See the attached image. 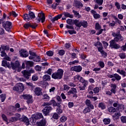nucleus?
<instances>
[{
  "label": "nucleus",
  "mask_w": 126,
  "mask_h": 126,
  "mask_svg": "<svg viewBox=\"0 0 126 126\" xmlns=\"http://www.w3.org/2000/svg\"><path fill=\"white\" fill-rule=\"evenodd\" d=\"M0 98L1 99V102H4V101L5 100V98H6L5 94H0Z\"/></svg>",
  "instance_id": "44"
},
{
  "label": "nucleus",
  "mask_w": 126,
  "mask_h": 126,
  "mask_svg": "<svg viewBox=\"0 0 126 126\" xmlns=\"http://www.w3.org/2000/svg\"><path fill=\"white\" fill-rule=\"evenodd\" d=\"M32 123L35 124L36 123V120H40V119L43 118V115L42 113H37L32 115Z\"/></svg>",
  "instance_id": "6"
},
{
  "label": "nucleus",
  "mask_w": 126,
  "mask_h": 126,
  "mask_svg": "<svg viewBox=\"0 0 126 126\" xmlns=\"http://www.w3.org/2000/svg\"><path fill=\"white\" fill-rule=\"evenodd\" d=\"M98 52H100L102 56L103 57H104V58H106V57H107V53H106L105 51H104V50H103V49L100 50V51H99Z\"/></svg>",
  "instance_id": "46"
},
{
  "label": "nucleus",
  "mask_w": 126,
  "mask_h": 126,
  "mask_svg": "<svg viewBox=\"0 0 126 126\" xmlns=\"http://www.w3.org/2000/svg\"><path fill=\"white\" fill-rule=\"evenodd\" d=\"M117 72L121 75H122L123 77H126V71L125 70H122L120 68H118L117 70Z\"/></svg>",
  "instance_id": "19"
},
{
  "label": "nucleus",
  "mask_w": 126,
  "mask_h": 126,
  "mask_svg": "<svg viewBox=\"0 0 126 126\" xmlns=\"http://www.w3.org/2000/svg\"><path fill=\"white\" fill-rule=\"evenodd\" d=\"M43 97L44 99H46L47 101L50 100V96H49V95H48L47 94H43Z\"/></svg>",
  "instance_id": "54"
},
{
  "label": "nucleus",
  "mask_w": 126,
  "mask_h": 126,
  "mask_svg": "<svg viewBox=\"0 0 126 126\" xmlns=\"http://www.w3.org/2000/svg\"><path fill=\"white\" fill-rule=\"evenodd\" d=\"M14 109L15 111H17V112H21L22 109L20 108V104L19 103H16L15 105Z\"/></svg>",
  "instance_id": "30"
},
{
  "label": "nucleus",
  "mask_w": 126,
  "mask_h": 126,
  "mask_svg": "<svg viewBox=\"0 0 126 126\" xmlns=\"http://www.w3.org/2000/svg\"><path fill=\"white\" fill-rule=\"evenodd\" d=\"M72 19H68L66 20V23H67V24H69L70 25H71V24H72Z\"/></svg>",
  "instance_id": "63"
},
{
  "label": "nucleus",
  "mask_w": 126,
  "mask_h": 126,
  "mask_svg": "<svg viewBox=\"0 0 126 126\" xmlns=\"http://www.w3.org/2000/svg\"><path fill=\"white\" fill-rule=\"evenodd\" d=\"M24 20H27L28 21H29V20H32L31 19V17H30L29 14H24Z\"/></svg>",
  "instance_id": "33"
},
{
  "label": "nucleus",
  "mask_w": 126,
  "mask_h": 126,
  "mask_svg": "<svg viewBox=\"0 0 126 126\" xmlns=\"http://www.w3.org/2000/svg\"><path fill=\"white\" fill-rule=\"evenodd\" d=\"M95 29L96 30H99V29H101V26H100L99 23H96L95 24Z\"/></svg>",
  "instance_id": "59"
},
{
  "label": "nucleus",
  "mask_w": 126,
  "mask_h": 126,
  "mask_svg": "<svg viewBox=\"0 0 126 126\" xmlns=\"http://www.w3.org/2000/svg\"><path fill=\"white\" fill-rule=\"evenodd\" d=\"M94 93V94H97V93H99V92L100 91V89L99 87H96L93 89Z\"/></svg>",
  "instance_id": "45"
},
{
  "label": "nucleus",
  "mask_w": 126,
  "mask_h": 126,
  "mask_svg": "<svg viewBox=\"0 0 126 126\" xmlns=\"http://www.w3.org/2000/svg\"><path fill=\"white\" fill-rule=\"evenodd\" d=\"M103 122L104 125H109L111 123V119L105 118L103 120Z\"/></svg>",
  "instance_id": "37"
},
{
  "label": "nucleus",
  "mask_w": 126,
  "mask_h": 126,
  "mask_svg": "<svg viewBox=\"0 0 126 126\" xmlns=\"http://www.w3.org/2000/svg\"><path fill=\"white\" fill-rule=\"evenodd\" d=\"M19 53L21 57L22 58H27L29 56L28 52L24 49L21 50Z\"/></svg>",
  "instance_id": "14"
},
{
  "label": "nucleus",
  "mask_w": 126,
  "mask_h": 126,
  "mask_svg": "<svg viewBox=\"0 0 126 126\" xmlns=\"http://www.w3.org/2000/svg\"><path fill=\"white\" fill-rule=\"evenodd\" d=\"M34 94L36 96H41L42 95V88L40 87H36L34 89Z\"/></svg>",
  "instance_id": "12"
},
{
  "label": "nucleus",
  "mask_w": 126,
  "mask_h": 126,
  "mask_svg": "<svg viewBox=\"0 0 126 126\" xmlns=\"http://www.w3.org/2000/svg\"><path fill=\"white\" fill-rule=\"evenodd\" d=\"M98 108H100L101 110H105L106 109V105L104 102H100L98 105Z\"/></svg>",
  "instance_id": "31"
},
{
  "label": "nucleus",
  "mask_w": 126,
  "mask_h": 126,
  "mask_svg": "<svg viewBox=\"0 0 126 126\" xmlns=\"http://www.w3.org/2000/svg\"><path fill=\"white\" fill-rule=\"evenodd\" d=\"M4 28L6 31H9V30L12 28V23L8 21L6 22Z\"/></svg>",
  "instance_id": "13"
},
{
  "label": "nucleus",
  "mask_w": 126,
  "mask_h": 126,
  "mask_svg": "<svg viewBox=\"0 0 126 126\" xmlns=\"http://www.w3.org/2000/svg\"><path fill=\"white\" fill-rule=\"evenodd\" d=\"M22 74H23L25 78H27V79H29V76H31V74H30V72H29L28 70H24L22 71Z\"/></svg>",
  "instance_id": "18"
},
{
  "label": "nucleus",
  "mask_w": 126,
  "mask_h": 126,
  "mask_svg": "<svg viewBox=\"0 0 126 126\" xmlns=\"http://www.w3.org/2000/svg\"><path fill=\"white\" fill-rule=\"evenodd\" d=\"M84 114H87V113H90L91 112V109L90 108L86 107L83 110Z\"/></svg>",
  "instance_id": "42"
},
{
  "label": "nucleus",
  "mask_w": 126,
  "mask_h": 126,
  "mask_svg": "<svg viewBox=\"0 0 126 126\" xmlns=\"http://www.w3.org/2000/svg\"><path fill=\"white\" fill-rule=\"evenodd\" d=\"M18 120V118L13 117L10 119V122H16Z\"/></svg>",
  "instance_id": "56"
},
{
  "label": "nucleus",
  "mask_w": 126,
  "mask_h": 126,
  "mask_svg": "<svg viewBox=\"0 0 126 126\" xmlns=\"http://www.w3.org/2000/svg\"><path fill=\"white\" fill-rule=\"evenodd\" d=\"M29 15H30V17H31L32 19L35 18V14L31 11L29 12Z\"/></svg>",
  "instance_id": "39"
},
{
  "label": "nucleus",
  "mask_w": 126,
  "mask_h": 126,
  "mask_svg": "<svg viewBox=\"0 0 126 126\" xmlns=\"http://www.w3.org/2000/svg\"><path fill=\"white\" fill-rule=\"evenodd\" d=\"M22 97H23V99L25 100H27V102L28 104H30V103H32V99L33 98V96H32L30 94H23L22 95Z\"/></svg>",
  "instance_id": "7"
},
{
  "label": "nucleus",
  "mask_w": 126,
  "mask_h": 126,
  "mask_svg": "<svg viewBox=\"0 0 126 126\" xmlns=\"http://www.w3.org/2000/svg\"><path fill=\"white\" fill-rule=\"evenodd\" d=\"M46 55H47L48 57H53V56H54V52L52 51H47Z\"/></svg>",
  "instance_id": "48"
},
{
  "label": "nucleus",
  "mask_w": 126,
  "mask_h": 126,
  "mask_svg": "<svg viewBox=\"0 0 126 126\" xmlns=\"http://www.w3.org/2000/svg\"><path fill=\"white\" fill-rule=\"evenodd\" d=\"M13 90L14 91H23L24 90V86L22 83H19L13 88Z\"/></svg>",
  "instance_id": "5"
},
{
  "label": "nucleus",
  "mask_w": 126,
  "mask_h": 126,
  "mask_svg": "<svg viewBox=\"0 0 126 126\" xmlns=\"http://www.w3.org/2000/svg\"><path fill=\"white\" fill-rule=\"evenodd\" d=\"M53 110V108L51 106H45L43 110H42V112L45 115V116H47V115Z\"/></svg>",
  "instance_id": "9"
},
{
  "label": "nucleus",
  "mask_w": 126,
  "mask_h": 126,
  "mask_svg": "<svg viewBox=\"0 0 126 126\" xmlns=\"http://www.w3.org/2000/svg\"><path fill=\"white\" fill-rule=\"evenodd\" d=\"M94 46L96 47L98 52L101 50H103V49H104V48L103 47V45H102V43L99 41H97L96 43H95L94 44Z\"/></svg>",
  "instance_id": "16"
},
{
  "label": "nucleus",
  "mask_w": 126,
  "mask_h": 126,
  "mask_svg": "<svg viewBox=\"0 0 126 126\" xmlns=\"http://www.w3.org/2000/svg\"><path fill=\"white\" fill-rule=\"evenodd\" d=\"M121 121L123 124H126V116H122L121 117Z\"/></svg>",
  "instance_id": "47"
},
{
  "label": "nucleus",
  "mask_w": 126,
  "mask_h": 126,
  "mask_svg": "<svg viewBox=\"0 0 126 126\" xmlns=\"http://www.w3.org/2000/svg\"><path fill=\"white\" fill-rule=\"evenodd\" d=\"M112 36L113 37H115L114 39H112L110 41V47L112 48V49H115L116 50H118V49H120L121 46L120 45L116 43V42H119V41H124V37L122 36V34H120V32L118 33H116L114 32H112Z\"/></svg>",
  "instance_id": "1"
},
{
  "label": "nucleus",
  "mask_w": 126,
  "mask_h": 126,
  "mask_svg": "<svg viewBox=\"0 0 126 126\" xmlns=\"http://www.w3.org/2000/svg\"><path fill=\"white\" fill-rule=\"evenodd\" d=\"M119 56L121 59H126V53H120L119 54Z\"/></svg>",
  "instance_id": "50"
},
{
  "label": "nucleus",
  "mask_w": 126,
  "mask_h": 126,
  "mask_svg": "<svg viewBox=\"0 0 126 126\" xmlns=\"http://www.w3.org/2000/svg\"><path fill=\"white\" fill-rule=\"evenodd\" d=\"M88 98H90V99H92L94 101H96L98 99V97L97 96H93L92 95H87Z\"/></svg>",
  "instance_id": "43"
},
{
  "label": "nucleus",
  "mask_w": 126,
  "mask_h": 126,
  "mask_svg": "<svg viewBox=\"0 0 126 126\" xmlns=\"http://www.w3.org/2000/svg\"><path fill=\"white\" fill-rule=\"evenodd\" d=\"M111 92L112 93L116 94V89H117V85L115 84H111Z\"/></svg>",
  "instance_id": "25"
},
{
  "label": "nucleus",
  "mask_w": 126,
  "mask_h": 126,
  "mask_svg": "<svg viewBox=\"0 0 126 126\" xmlns=\"http://www.w3.org/2000/svg\"><path fill=\"white\" fill-rule=\"evenodd\" d=\"M73 13H74V15L75 17L77 18H80L81 17V15L79 14V13L77 11H76L75 10H72Z\"/></svg>",
  "instance_id": "32"
},
{
  "label": "nucleus",
  "mask_w": 126,
  "mask_h": 126,
  "mask_svg": "<svg viewBox=\"0 0 126 126\" xmlns=\"http://www.w3.org/2000/svg\"><path fill=\"white\" fill-rule=\"evenodd\" d=\"M58 108H57V112L58 114H62V113H63V109H62V108H61V106H58Z\"/></svg>",
  "instance_id": "53"
},
{
  "label": "nucleus",
  "mask_w": 126,
  "mask_h": 126,
  "mask_svg": "<svg viewBox=\"0 0 126 126\" xmlns=\"http://www.w3.org/2000/svg\"><path fill=\"white\" fill-rule=\"evenodd\" d=\"M62 17H63V14L58 15L53 18L51 21H52V22H55V21L59 20V19H60V18H62Z\"/></svg>",
  "instance_id": "28"
},
{
  "label": "nucleus",
  "mask_w": 126,
  "mask_h": 126,
  "mask_svg": "<svg viewBox=\"0 0 126 126\" xmlns=\"http://www.w3.org/2000/svg\"><path fill=\"white\" fill-rule=\"evenodd\" d=\"M76 93H77V91L76 90V89L75 88H72L71 89V90L69 91L68 92V94H69V95H70V94H76Z\"/></svg>",
  "instance_id": "27"
},
{
  "label": "nucleus",
  "mask_w": 126,
  "mask_h": 126,
  "mask_svg": "<svg viewBox=\"0 0 126 126\" xmlns=\"http://www.w3.org/2000/svg\"><path fill=\"white\" fill-rule=\"evenodd\" d=\"M91 13L93 14L94 18L95 19H98V18H100V17H101V16L100 15V14L97 13L96 11L94 10H92L91 11Z\"/></svg>",
  "instance_id": "17"
},
{
  "label": "nucleus",
  "mask_w": 126,
  "mask_h": 126,
  "mask_svg": "<svg viewBox=\"0 0 126 126\" xmlns=\"http://www.w3.org/2000/svg\"><path fill=\"white\" fill-rule=\"evenodd\" d=\"M87 86H85L83 85V86H79L78 88L80 91H83L85 90V87H86Z\"/></svg>",
  "instance_id": "58"
},
{
  "label": "nucleus",
  "mask_w": 126,
  "mask_h": 126,
  "mask_svg": "<svg viewBox=\"0 0 126 126\" xmlns=\"http://www.w3.org/2000/svg\"><path fill=\"white\" fill-rule=\"evenodd\" d=\"M1 117H2V119L3 121L6 122V123H7V122H8V120L7 119V117H6V116H5V115L2 114Z\"/></svg>",
  "instance_id": "52"
},
{
  "label": "nucleus",
  "mask_w": 126,
  "mask_h": 126,
  "mask_svg": "<svg viewBox=\"0 0 126 126\" xmlns=\"http://www.w3.org/2000/svg\"><path fill=\"white\" fill-rule=\"evenodd\" d=\"M21 120L22 121V122H23V123H25V125H26L27 126H29V120L26 116L23 117L21 118Z\"/></svg>",
  "instance_id": "23"
},
{
  "label": "nucleus",
  "mask_w": 126,
  "mask_h": 126,
  "mask_svg": "<svg viewBox=\"0 0 126 126\" xmlns=\"http://www.w3.org/2000/svg\"><path fill=\"white\" fill-rule=\"evenodd\" d=\"M121 117V113L119 112H116L114 115H113V117L115 118L116 120H118L119 118Z\"/></svg>",
  "instance_id": "34"
},
{
  "label": "nucleus",
  "mask_w": 126,
  "mask_h": 126,
  "mask_svg": "<svg viewBox=\"0 0 126 126\" xmlns=\"http://www.w3.org/2000/svg\"><path fill=\"white\" fill-rule=\"evenodd\" d=\"M73 22L76 27H79V28H80L81 26L84 27V28H87L88 27V23L87 21H82L79 22V20L75 19L73 20Z\"/></svg>",
  "instance_id": "3"
},
{
  "label": "nucleus",
  "mask_w": 126,
  "mask_h": 126,
  "mask_svg": "<svg viewBox=\"0 0 126 126\" xmlns=\"http://www.w3.org/2000/svg\"><path fill=\"white\" fill-rule=\"evenodd\" d=\"M65 17H69V18H73V15L70 14L68 12H64L63 13Z\"/></svg>",
  "instance_id": "35"
},
{
  "label": "nucleus",
  "mask_w": 126,
  "mask_h": 126,
  "mask_svg": "<svg viewBox=\"0 0 126 126\" xmlns=\"http://www.w3.org/2000/svg\"><path fill=\"white\" fill-rule=\"evenodd\" d=\"M115 6H116L118 10H120V9L121 8V5L120 4V3H119L118 2H115Z\"/></svg>",
  "instance_id": "60"
},
{
  "label": "nucleus",
  "mask_w": 126,
  "mask_h": 126,
  "mask_svg": "<svg viewBox=\"0 0 126 126\" xmlns=\"http://www.w3.org/2000/svg\"><path fill=\"white\" fill-rule=\"evenodd\" d=\"M56 99L58 102H56V100H54V107H62L61 104H62V102H63V100H62V98H61V96H58Z\"/></svg>",
  "instance_id": "8"
},
{
  "label": "nucleus",
  "mask_w": 126,
  "mask_h": 126,
  "mask_svg": "<svg viewBox=\"0 0 126 126\" xmlns=\"http://www.w3.org/2000/svg\"><path fill=\"white\" fill-rule=\"evenodd\" d=\"M63 76V70L61 68H59L57 71L53 73L52 75V78L53 79H62Z\"/></svg>",
  "instance_id": "2"
},
{
  "label": "nucleus",
  "mask_w": 126,
  "mask_h": 126,
  "mask_svg": "<svg viewBox=\"0 0 126 126\" xmlns=\"http://www.w3.org/2000/svg\"><path fill=\"white\" fill-rule=\"evenodd\" d=\"M1 65L2 66H4V67H8V68H10V63L5 60H3L2 61Z\"/></svg>",
  "instance_id": "22"
},
{
  "label": "nucleus",
  "mask_w": 126,
  "mask_h": 126,
  "mask_svg": "<svg viewBox=\"0 0 126 126\" xmlns=\"http://www.w3.org/2000/svg\"><path fill=\"white\" fill-rule=\"evenodd\" d=\"M2 50H3L4 51H8L9 50V46H1Z\"/></svg>",
  "instance_id": "57"
},
{
  "label": "nucleus",
  "mask_w": 126,
  "mask_h": 126,
  "mask_svg": "<svg viewBox=\"0 0 126 126\" xmlns=\"http://www.w3.org/2000/svg\"><path fill=\"white\" fill-rule=\"evenodd\" d=\"M38 79V76L36 74L33 75L32 77V80L33 81H36Z\"/></svg>",
  "instance_id": "55"
},
{
  "label": "nucleus",
  "mask_w": 126,
  "mask_h": 126,
  "mask_svg": "<svg viewBox=\"0 0 126 126\" xmlns=\"http://www.w3.org/2000/svg\"><path fill=\"white\" fill-rule=\"evenodd\" d=\"M10 67H12L13 69H16L17 68V67H19L20 66V63H19V62L17 61L15 62V63H11V64H10Z\"/></svg>",
  "instance_id": "11"
},
{
  "label": "nucleus",
  "mask_w": 126,
  "mask_h": 126,
  "mask_svg": "<svg viewBox=\"0 0 126 126\" xmlns=\"http://www.w3.org/2000/svg\"><path fill=\"white\" fill-rule=\"evenodd\" d=\"M113 106L114 108H117V109L118 110H124V109H125V106L122 104H120L118 102L114 103Z\"/></svg>",
  "instance_id": "10"
},
{
  "label": "nucleus",
  "mask_w": 126,
  "mask_h": 126,
  "mask_svg": "<svg viewBox=\"0 0 126 126\" xmlns=\"http://www.w3.org/2000/svg\"><path fill=\"white\" fill-rule=\"evenodd\" d=\"M26 65L27 67H29L30 66H33L34 63L31 61H27L26 62Z\"/></svg>",
  "instance_id": "36"
},
{
  "label": "nucleus",
  "mask_w": 126,
  "mask_h": 126,
  "mask_svg": "<svg viewBox=\"0 0 126 126\" xmlns=\"http://www.w3.org/2000/svg\"><path fill=\"white\" fill-rule=\"evenodd\" d=\"M94 2H96L98 5H102L104 0H94Z\"/></svg>",
  "instance_id": "38"
},
{
  "label": "nucleus",
  "mask_w": 126,
  "mask_h": 126,
  "mask_svg": "<svg viewBox=\"0 0 126 126\" xmlns=\"http://www.w3.org/2000/svg\"><path fill=\"white\" fill-rule=\"evenodd\" d=\"M114 77L116 80H121L122 79V77L117 73L114 74Z\"/></svg>",
  "instance_id": "40"
},
{
  "label": "nucleus",
  "mask_w": 126,
  "mask_h": 126,
  "mask_svg": "<svg viewBox=\"0 0 126 126\" xmlns=\"http://www.w3.org/2000/svg\"><path fill=\"white\" fill-rule=\"evenodd\" d=\"M42 79L44 81H50L51 80V76L48 74L44 75Z\"/></svg>",
  "instance_id": "29"
},
{
  "label": "nucleus",
  "mask_w": 126,
  "mask_h": 126,
  "mask_svg": "<svg viewBox=\"0 0 126 126\" xmlns=\"http://www.w3.org/2000/svg\"><path fill=\"white\" fill-rule=\"evenodd\" d=\"M58 54L60 56H63L64 51L63 50H61L59 51Z\"/></svg>",
  "instance_id": "64"
},
{
  "label": "nucleus",
  "mask_w": 126,
  "mask_h": 126,
  "mask_svg": "<svg viewBox=\"0 0 126 126\" xmlns=\"http://www.w3.org/2000/svg\"><path fill=\"white\" fill-rule=\"evenodd\" d=\"M45 19L46 18L45 17V14H44L42 11L38 13V16L36 18V22L38 23H39V22H40L41 20L42 23H44V22H45Z\"/></svg>",
  "instance_id": "4"
},
{
  "label": "nucleus",
  "mask_w": 126,
  "mask_h": 126,
  "mask_svg": "<svg viewBox=\"0 0 126 126\" xmlns=\"http://www.w3.org/2000/svg\"><path fill=\"white\" fill-rule=\"evenodd\" d=\"M94 89V85H91L88 87V91H91V90H93V89Z\"/></svg>",
  "instance_id": "62"
},
{
  "label": "nucleus",
  "mask_w": 126,
  "mask_h": 126,
  "mask_svg": "<svg viewBox=\"0 0 126 126\" xmlns=\"http://www.w3.org/2000/svg\"><path fill=\"white\" fill-rule=\"evenodd\" d=\"M66 120H67V118L65 116H62L60 119V121L62 123H64Z\"/></svg>",
  "instance_id": "49"
},
{
  "label": "nucleus",
  "mask_w": 126,
  "mask_h": 126,
  "mask_svg": "<svg viewBox=\"0 0 126 126\" xmlns=\"http://www.w3.org/2000/svg\"><path fill=\"white\" fill-rule=\"evenodd\" d=\"M72 71H76V72H80L82 70V67L80 65L75 66L71 67Z\"/></svg>",
  "instance_id": "15"
},
{
  "label": "nucleus",
  "mask_w": 126,
  "mask_h": 126,
  "mask_svg": "<svg viewBox=\"0 0 126 126\" xmlns=\"http://www.w3.org/2000/svg\"><path fill=\"white\" fill-rule=\"evenodd\" d=\"M55 103V99H52L48 102H44L43 106L44 107H50V105L53 104L54 107V103Z\"/></svg>",
  "instance_id": "20"
},
{
  "label": "nucleus",
  "mask_w": 126,
  "mask_h": 126,
  "mask_svg": "<svg viewBox=\"0 0 126 126\" xmlns=\"http://www.w3.org/2000/svg\"><path fill=\"white\" fill-rule=\"evenodd\" d=\"M75 6L77 8H80V7H83V4L80 1H75Z\"/></svg>",
  "instance_id": "24"
},
{
  "label": "nucleus",
  "mask_w": 126,
  "mask_h": 126,
  "mask_svg": "<svg viewBox=\"0 0 126 126\" xmlns=\"http://www.w3.org/2000/svg\"><path fill=\"white\" fill-rule=\"evenodd\" d=\"M79 81L84 85L85 86H87V85H88V81L84 79L82 77H81Z\"/></svg>",
  "instance_id": "26"
},
{
  "label": "nucleus",
  "mask_w": 126,
  "mask_h": 126,
  "mask_svg": "<svg viewBox=\"0 0 126 126\" xmlns=\"http://www.w3.org/2000/svg\"><path fill=\"white\" fill-rule=\"evenodd\" d=\"M98 63H99V66H100L101 68L105 67V63H104V62L102 61H99L98 62Z\"/></svg>",
  "instance_id": "51"
},
{
  "label": "nucleus",
  "mask_w": 126,
  "mask_h": 126,
  "mask_svg": "<svg viewBox=\"0 0 126 126\" xmlns=\"http://www.w3.org/2000/svg\"><path fill=\"white\" fill-rule=\"evenodd\" d=\"M33 61L36 63H39V62L41 61V58H40V57L38 56L36 58H34Z\"/></svg>",
  "instance_id": "61"
},
{
  "label": "nucleus",
  "mask_w": 126,
  "mask_h": 126,
  "mask_svg": "<svg viewBox=\"0 0 126 126\" xmlns=\"http://www.w3.org/2000/svg\"><path fill=\"white\" fill-rule=\"evenodd\" d=\"M47 121L46 119H43L40 122L37 123V126H46Z\"/></svg>",
  "instance_id": "21"
},
{
  "label": "nucleus",
  "mask_w": 126,
  "mask_h": 126,
  "mask_svg": "<svg viewBox=\"0 0 126 126\" xmlns=\"http://www.w3.org/2000/svg\"><path fill=\"white\" fill-rule=\"evenodd\" d=\"M108 111L110 113H115L117 110L114 107H110L108 108Z\"/></svg>",
  "instance_id": "41"
}]
</instances>
